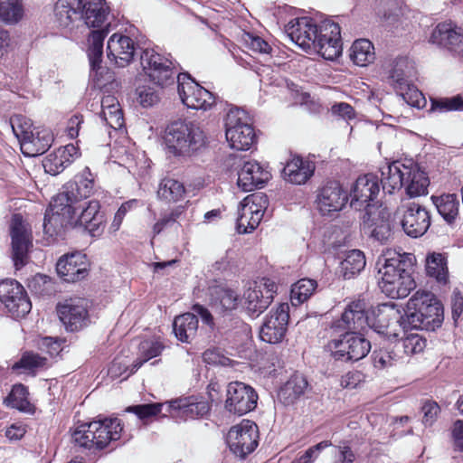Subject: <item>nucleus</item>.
<instances>
[{"label":"nucleus","mask_w":463,"mask_h":463,"mask_svg":"<svg viewBox=\"0 0 463 463\" xmlns=\"http://www.w3.org/2000/svg\"><path fill=\"white\" fill-rule=\"evenodd\" d=\"M412 255L387 249L378 257L375 269L382 292L391 298H406L416 288L411 274Z\"/></svg>","instance_id":"f257e3e1"},{"label":"nucleus","mask_w":463,"mask_h":463,"mask_svg":"<svg viewBox=\"0 0 463 463\" xmlns=\"http://www.w3.org/2000/svg\"><path fill=\"white\" fill-rule=\"evenodd\" d=\"M383 192L392 194L405 188L410 197L424 195L428 193L429 178L412 159L397 160L382 170Z\"/></svg>","instance_id":"f03ea898"},{"label":"nucleus","mask_w":463,"mask_h":463,"mask_svg":"<svg viewBox=\"0 0 463 463\" xmlns=\"http://www.w3.org/2000/svg\"><path fill=\"white\" fill-rule=\"evenodd\" d=\"M405 317H395L404 330L434 331L444 319L443 307L435 296L427 291H417L407 302Z\"/></svg>","instance_id":"7ed1b4c3"},{"label":"nucleus","mask_w":463,"mask_h":463,"mask_svg":"<svg viewBox=\"0 0 463 463\" xmlns=\"http://www.w3.org/2000/svg\"><path fill=\"white\" fill-rule=\"evenodd\" d=\"M77 9L88 27L97 28L88 38V57L91 71H98L102 61L103 42L108 34L104 25L108 20L109 7L106 0H77Z\"/></svg>","instance_id":"20e7f679"},{"label":"nucleus","mask_w":463,"mask_h":463,"mask_svg":"<svg viewBox=\"0 0 463 463\" xmlns=\"http://www.w3.org/2000/svg\"><path fill=\"white\" fill-rule=\"evenodd\" d=\"M165 140L169 154L190 158L205 146L206 136L196 123L177 120L167 126Z\"/></svg>","instance_id":"39448f33"},{"label":"nucleus","mask_w":463,"mask_h":463,"mask_svg":"<svg viewBox=\"0 0 463 463\" xmlns=\"http://www.w3.org/2000/svg\"><path fill=\"white\" fill-rule=\"evenodd\" d=\"M388 317L389 315L385 316L380 310L377 314L373 310H369L364 300H356L345 307L341 318L335 322V327L350 332H359L366 327H371L388 339L395 338L398 336V333L391 328L389 323L384 324Z\"/></svg>","instance_id":"423d86ee"},{"label":"nucleus","mask_w":463,"mask_h":463,"mask_svg":"<svg viewBox=\"0 0 463 463\" xmlns=\"http://www.w3.org/2000/svg\"><path fill=\"white\" fill-rule=\"evenodd\" d=\"M123 427L118 418H105L84 423L72 432V440L88 449H102L118 440Z\"/></svg>","instance_id":"0eeeda50"},{"label":"nucleus","mask_w":463,"mask_h":463,"mask_svg":"<svg viewBox=\"0 0 463 463\" xmlns=\"http://www.w3.org/2000/svg\"><path fill=\"white\" fill-rule=\"evenodd\" d=\"M224 127L226 140L232 148L243 151L253 145L255 132L244 110L230 109L224 118Z\"/></svg>","instance_id":"6e6552de"},{"label":"nucleus","mask_w":463,"mask_h":463,"mask_svg":"<svg viewBox=\"0 0 463 463\" xmlns=\"http://www.w3.org/2000/svg\"><path fill=\"white\" fill-rule=\"evenodd\" d=\"M140 64L150 81L160 87L173 84L175 75L179 74L171 59L153 48L142 51Z\"/></svg>","instance_id":"1a4fd4ad"},{"label":"nucleus","mask_w":463,"mask_h":463,"mask_svg":"<svg viewBox=\"0 0 463 463\" xmlns=\"http://www.w3.org/2000/svg\"><path fill=\"white\" fill-rule=\"evenodd\" d=\"M66 196V194H57L46 210L43 231L50 237L61 234L64 228L73 224L76 208L68 203Z\"/></svg>","instance_id":"9d476101"},{"label":"nucleus","mask_w":463,"mask_h":463,"mask_svg":"<svg viewBox=\"0 0 463 463\" xmlns=\"http://www.w3.org/2000/svg\"><path fill=\"white\" fill-rule=\"evenodd\" d=\"M333 356L337 360L359 361L371 350L369 340L357 332L347 331L339 339L332 340L328 345Z\"/></svg>","instance_id":"9b49d317"},{"label":"nucleus","mask_w":463,"mask_h":463,"mask_svg":"<svg viewBox=\"0 0 463 463\" xmlns=\"http://www.w3.org/2000/svg\"><path fill=\"white\" fill-rule=\"evenodd\" d=\"M227 444L233 454L241 458H245L253 452L259 444L257 424L250 420H242L230 429Z\"/></svg>","instance_id":"f8f14e48"},{"label":"nucleus","mask_w":463,"mask_h":463,"mask_svg":"<svg viewBox=\"0 0 463 463\" xmlns=\"http://www.w3.org/2000/svg\"><path fill=\"white\" fill-rule=\"evenodd\" d=\"M276 293L277 285L270 279L261 278L249 283L243 294L247 312L258 317L270 305Z\"/></svg>","instance_id":"ddd939ff"},{"label":"nucleus","mask_w":463,"mask_h":463,"mask_svg":"<svg viewBox=\"0 0 463 463\" xmlns=\"http://www.w3.org/2000/svg\"><path fill=\"white\" fill-rule=\"evenodd\" d=\"M394 227L391 213L382 205L367 209L363 217L364 232L381 243H385L392 238Z\"/></svg>","instance_id":"4468645a"},{"label":"nucleus","mask_w":463,"mask_h":463,"mask_svg":"<svg viewBox=\"0 0 463 463\" xmlns=\"http://www.w3.org/2000/svg\"><path fill=\"white\" fill-rule=\"evenodd\" d=\"M12 257L16 269L28 261V253L33 247V233L29 223L20 214H14L10 224Z\"/></svg>","instance_id":"2eb2a0df"},{"label":"nucleus","mask_w":463,"mask_h":463,"mask_svg":"<svg viewBox=\"0 0 463 463\" xmlns=\"http://www.w3.org/2000/svg\"><path fill=\"white\" fill-rule=\"evenodd\" d=\"M267 206L268 199L263 194H254L246 196L241 202L238 209V232L248 233L254 231L262 220Z\"/></svg>","instance_id":"dca6fc26"},{"label":"nucleus","mask_w":463,"mask_h":463,"mask_svg":"<svg viewBox=\"0 0 463 463\" xmlns=\"http://www.w3.org/2000/svg\"><path fill=\"white\" fill-rule=\"evenodd\" d=\"M177 82L178 94L187 108L208 110L215 103L213 94L192 80L188 74L179 73Z\"/></svg>","instance_id":"f3484780"},{"label":"nucleus","mask_w":463,"mask_h":463,"mask_svg":"<svg viewBox=\"0 0 463 463\" xmlns=\"http://www.w3.org/2000/svg\"><path fill=\"white\" fill-rule=\"evenodd\" d=\"M0 301L14 318L24 317L32 308L24 287L14 279L0 281Z\"/></svg>","instance_id":"a211bd4d"},{"label":"nucleus","mask_w":463,"mask_h":463,"mask_svg":"<svg viewBox=\"0 0 463 463\" xmlns=\"http://www.w3.org/2000/svg\"><path fill=\"white\" fill-rule=\"evenodd\" d=\"M57 314L67 331L75 332L87 326L90 320L89 301L85 298H70L57 306Z\"/></svg>","instance_id":"6ab92c4d"},{"label":"nucleus","mask_w":463,"mask_h":463,"mask_svg":"<svg viewBox=\"0 0 463 463\" xmlns=\"http://www.w3.org/2000/svg\"><path fill=\"white\" fill-rule=\"evenodd\" d=\"M312 52H317L326 60L333 61L342 53V42L339 25L325 20L319 24V33Z\"/></svg>","instance_id":"aec40b11"},{"label":"nucleus","mask_w":463,"mask_h":463,"mask_svg":"<svg viewBox=\"0 0 463 463\" xmlns=\"http://www.w3.org/2000/svg\"><path fill=\"white\" fill-rule=\"evenodd\" d=\"M288 319V304L281 303L275 309L272 308L260 327V339L269 344L281 342L287 331Z\"/></svg>","instance_id":"412c9836"},{"label":"nucleus","mask_w":463,"mask_h":463,"mask_svg":"<svg viewBox=\"0 0 463 463\" xmlns=\"http://www.w3.org/2000/svg\"><path fill=\"white\" fill-rule=\"evenodd\" d=\"M380 193L379 179L373 174L359 176L350 193V205L356 210L376 208L374 200Z\"/></svg>","instance_id":"4be33fe9"},{"label":"nucleus","mask_w":463,"mask_h":463,"mask_svg":"<svg viewBox=\"0 0 463 463\" xmlns=\"http://www.w3.org/2000/svg\"><path fill=\"white\" fill-rule=\"evenodd\" d=\"M258 394L255 390L241 382L230 383L227 387L225 408L234 414L243 415L255 409Z\"/></svg>","instance_id":"5701e85b"},{"label":"nucleus","mask_w":463,"mask_h":463,"mask_svg":"<svg viewBox=\"0 0 463 463\" xmlns=\"http://www.w3.org/2000/svg\"><path fill=\"white\" fill-rule=\"evenodd\" d=\"M285 32L301 49L312 52L319 33V25L310 17H298L290 20L285 26Z\"/></svg>","instance_id":"b1692460"},{"label":"nucleus","mask_w":463,"mask_h":463,"mask_svg":"<svg viewBox=\"0 0 463 463\" xmlns=\"http://www.w3.org/2000/svg\"><path fill=\"white\" fill-rule=\"evenodd\" d=\"M348 200L347 192L335 181L326 183L317 194V205L323 215H331L343 209Z\"/></svg>","instance_id":"393cba45"},{"label":"nucleus","mask_w":463,"mask_h":463,"mask_svg":"<svg viewBox=\"0 0 463 463\" xmlns=\"http://www.w3.org/2000/svg\"><path fill=\"white\" fill-rule=\"evenodd\" d=\"M402 208L404 210L401 225L404 232L412 238L422 236L430 225V213L415 203H410Z\"/></svg>","instance_id":"a878e982"},{"label":"nucleus","mask_w":463,"mask_h":463,"mask_svg":"<svg viewBox=\"0 0 463 463\" xmlns=\"http://www.w3.org/2000/svg\"><path fill=\"white\" fill-rule=\"evenodd\" d=\"M89 267L86 254L75 251L60 258L56 264V270L64 281L76 282L88 276Z\"/></svg>","instance_id":"bb28decb"},{"label":"nucleus","mask_w":463,"mask_h":463,"mask_svg":"<svg viewBox=\"0 0 463 463\" xmlns=\"http://www.w3.org/2000/svg\"><path fill=\"white\" fill-rule=\"evenodd\" d=\"M163 349L164 345L159 341H143L139 345L140 356L135 361L130 370H128L125 364L124 369H122L121 362L115 359L109 368V374L113 378L123 376L124 379H127L137 372L146 362L160 355Z\"/></svg>","instance_id":"cd10ccee"},{"label":"nucleus","mask_w":463,"mask_h":463,"mask_svg":"<svg viewBox=\"0 0 463 463\" xmlns=\"http://www.w3.org/2000/svg\"><path fill=\"white\" fill-rule=\"evenodd\" d=\"M80 208L79 216L77 218L73 216V224L82 227L92 237L100 236L105 228L106 218L104 213L100 211L99 202L90 200Z\"/></svg>","instance_id":"c85d7f7f"},{"label":"nucleus","mask_w":463,"mask_h":463,"mask_svg":"<svg viewBox=\"0 0 463 463\" xmlns=\"http://www.w3.org/2000/svg\"><path fill=\"white\" fill-rule=\"evenodd\" d=\"M209 411V404L197 398L184 397L167 402V412L173 418L187 420L203 417Z\"/></svg>","instance_id":"c756f323"},{"label":"nucleus","mask_w":463,"mask_h":463,"mask_svg":"<svg viewBox=\"0 0 463 463\" xmlns=\"http://www.w3.org/2000/svg\"><path fill=\"white\" fill-rule=\"evenodd\" d=\"M268 169L258 161L249 160L244 162L238 173V186L244 192H250L255 188H260L269 179Z\"/></svg>","instance_id":"7c9ffc66"},{"label":"nucleus","mask_w":463,"mask_h":463,"mask_svg":"<svg viewBox=\"0 0 463 463\" xmlns=\"http://www.w3.org/2000/svg\"><path fill=\"white\" fill-rule=\"evenodd\" d=\"M108 58L119 67H125L133 60L136 47L134 41L121 33L112 34L107 44Z\"/></svg>","instance_id":"2f4dec72"},{"label":"nucleus","mask_w":463,"mask_h":463,"mask_svg":"<svg viewBox=\"0 0 463 463\" xmlns=\"http://www.w3.org/2000/svg\"><path fill=\"white\" fill-rule=\"evenodd\" d=\"M94 193V177L89 167L77 175L73 182L68 183L59 194H66L68 203L73 206L79 201L89 198Z\"/></svg>","instance_id":"473e14b6"},{"label":"nucleus","mask_w":463,"mask_h":463,"mask_svg":"<svg viewBox=\"0 0 463 463\" xmlns=\"http://www.w3.org/2000/svg\"><path fill=\"white\" fill-rule=\"evenodd\" d=\"M430 41L449 50L455 51L463 45V29L450 22L440 23L433 30Z\"/></svg>","instance_id":"72a5a7b5"},{"label":"nucleus","mask_w":463,"mask_h":463,"mask_svg":"<svg viewBox=\"0 0 463 463\" xmlns=\"http://www.w3.org/2000/svg\"><path fill=\"white\" fill-rule=\"evenodd\" d=\"M24 141L21 150L24 156H36L45 153L52 146L53 136L50 129L44 128H33Z\"/></svg>","instance_id":"f704fd0d"},{"label":"nucleus","mask_w":463,"mask_h":463,"mask_svg":"<svg viewBox=\"0 0 463 463\" xmlns=\"http://www.w3.org/2000/svg\"><path fill=\"white\" fill-rule=\"evenodd\" d=\"M79 156L78 148L69 144L59 147L54 153L50 154L43 162V167L46 173L56 175L62 172Z\"/></svg>","instance_id":"c9c22d12"},{"label":"nucleus","mask_w":463,"mask_h":463,"mask_svg":"<svg viewBox=\"0 0 463 463\" xmlns=\"http://www.w3.org/2000/svg\"><path fill=\"white\" fill-rule=\"evenodd\" d=\"M315 164L312 161L294 156L283 168L284 179L294 184H305L314 174Z\"/></svg>","instance_id":"e433bc0d"},{"label":"nucleus","mask_w":463,"mask_h":463,"mask_svg":"<svg viewBox=\"0 0 463 463\" xmlns=\"http://www.w3.org/2000/svg\"><path fill=\"white\" fill-rule=\"evenodd\" d=\"M415 78L414 63L407 58H399L390 71L389 82L397 91H402L411 85Z\"/></svg>","instance_id":"4c0bfd02"},{"label":"nucleus","mask_w":463,"mask_h":463,"mask_svg":"<svg viewBox=\"0 0 463 463\" xmlns=\"http://www.w3.org/2000/svg\"><path fill=\"white\" fill-rule=\"evenodd\" d=\"M240 303L239 294L232 288L217 286L211 288L210 304L219 313L236 309Z\"/></svg>","instance_id":"58836bf2"},{"label":"nucleus","mask_w":463,"mask_h":463,"mask_svg":"<svg viewBox=\"0 0 463 463\" xmlns=\"http://www.w3.org/2000/svg\"><path fill=\"white\" fill-rule=\"evenodd\" d=\"M101 119L112 129H120L124 126L123 113L117 98L113 95L104 96L100 101Z\"/></svg>","instance_id":"ea45409f"},{"label":"nucleus","mask_w":463,"mask_h":463,"mask_svg":"<svg viewBox=\"0 0 463 463\" xmlns=\"http://www.w3.org/2000/svg\"><path fill=\"white\" fill-rule=\"evenodd\" d=\"M308 386L307 381L300 373H295L279 389V399L286 405L293 403L305 393Z\"/></svg>","instance_id":"a19ab883"},{"label":"nucleus","mask_w":463,"mask_h":463,"mask_svg":"<svg viewBox=\"0 0 463 463\" xmlns=\"http://www.w3.org/2000/svg\"><path fill=\"white\" fill-rule=\"evenodd\" d=\"M173 329L179 341L188 343L196 335L198 319L196 316L192 313L180 315L175 318Z\"/></svg>","instance_id":"79ce46f5"},{"label":"nucleus","mask_w":463,"mask_h":463,"mask_svg":"<svg viewBox=\"0 0 463 463\" xmlns=\"http://www.w3.org/2000/svg\"><path fill=\"white\" fill-rule=\"evenodd\" d=\"M431 200L439 213L449 224H452L458 215L459 201L454 194H445L440 196H431Z\"/></svg>","instance_id":"37998d69"},{"label":"nucleus","mask_w":463,"mask_h":463,"mask_svg":"<svg viewBox=\"0 0 463 463\" xmlns=\"http://www.w3.org/2000/svg\"><path fill=\"white\" fill-rule=\"evenodd\" d=\"M158 199L176 203L184 199L185 188L183 183L171 177H164L160 180L156 191Z\"/></svg>","instance_id":"c03bdc74"},{"label":"nucleus","mask_w":463,"mask_h":463,"mask_svg":"<svg viewBox=\"0 0 463 463\" xmlns=\"http://www.w3.org/2000/svg\"><path fill=\"white\" fill-rule=\"evenodd\" d=\"M365 256L359 250H353L345 253V259L340 263L341 273L345 279H351L360 273L365 267Z\"/></svg>","instance_id":"a18cd8bd"},{"label":"nucleus","mask_w":463,"mask_h":463,"mask_svg":"<svg viewBox=\"0 0 463 463\" xmlns=\"http://www.w3.org/2000/svg\"><path fill=\"white\" fill-rule=\"evenodd\" d=\"M350 57L358 66H366L375 59L374 47L367 39H358L351 47Z\"/></svg>","instance_id":"49530a36"},{"label":"nucleus","mask_w":463,"mask_h":463,"mask_svg":"<svg viewBox=\"0 0 463 463\" xmlns=\"http://www.w3.org/2000/svg\"><path fill=\"white\" fill-rule=\"evenodd\" d=\"M317 283L314 279H302L292 285L290 301L295 307L307 301L315 292Z\"/></svg>","instance_id":"de8ad7c7"},{"label":"nucleus","mask_w":463,"mask_h":463,"mask_svg":"<svg viewBox=\"0 0 463 463\" xmlns=\"http://www.w3.org/2000/svg\"><path fill=\"white\" fill-rule=\"evenodd\" d=\"M426 272L428 276L435 278L437 281L445 283L448 279V268L445 257L440 253H431L426 260Z\"/></svg>","instance_id":"09e8293b"},{"label":"nucleus","mask_w":463,"mask_h":463,"mask_svg":"<svg viewBox=\"0 0 463 463\" xmlns=\"http://www.w3.org/2000/svg\"><path fill=\"white\" fill-rule=\"evenodd\" d=\"M28 390L23 384H16L13 387L8 398L7 403L12 408L24 412H33V406L28 399Z\"/></svg>","instance_id":"8fccbe9b"},{"label":"nucleus","mask_w":463,"mask_h":463,"mask_svg":"<svg viewBox=\"0 0 463 463\" xmlns=\"http://www.w3.org/2000/svg\"><path fill=\"white\" fill-rule=\"evenodd\" d=\"M24 14L21 0H0V21L5 24H15Z\"/></svg>","instance_id":"3c124183"},{"label":"nucleus","mask_w":463,"mask_h":463,"mask_svg":"<svg viewBox=\"0 0 463 463\" xmlns=\"http://www.w3.org/2000/svg\"><path fill=\"white\" fill-rule=\"evenodd\" d=\"M79 10L69 0H58L54 5V15L60 26H69L78 16Z\"/></svg>","instance_id":"603ef678"},{"label":"nucleus","mask_w":463,"mask_h":463,"mask_svg":"<svg viewBox=\"0 0 463 463\" xmlns=\"http://www.w3.org/2000/svg\"><path fill=\"white\" fill-rule=\"evenodd\" d=\"M184 208L181 206L175 207L169 212L162 213L160 218L152 227L154 236L160 234L165 228L171 227L175 223L176 220L183 213Z\"/></svg>","instance_id":"864d4df0"},{"label":"nucleus","mask_w":463,"mask_h":463,"mask_svg":"<svg viewBox=\"0 0 463 463\" xmlns=\"http://www.w3.org/2000/svg\"><path fill=\"white\" fill-rule=\"evenodd\" d=\"M12 130L18 139L20 145L30 133L33 132V125L31 120L24 117L23 115H14L10 119Z\"/></svg>","instance_id":"5fc2aeb1"},{"label":"nucleus","mask_w":463,"mask_h":463,"mask_svg":"<svg viewBox=\"0 0 463 463\" xmlns=\"http://www.w3.org/2000/svg\"><path fill=\"white\" fill-rule=\"evenodd\" d=\"M463 109V99L460 96L431 99L432 111L439 113L459 110Z\"/></svg>","instance_id":"6e6d98bb"},{"label":"nucleus","mask_w":463,"mask_h":463,"mask_svg":"<svg viewBox=\"0 0 463 463\" xmlns=\"http://www.w3.org/2000/svg\"><path fill=\"white\" fill-rule=\"evenodd\" d=\"M357 458L356 453L347 441L335 446L332 451V463H354Z\"/></svg>","instance_id":"4d7b16f0"},{"label":"nucleus","mask_w":463,"mask_h":463,"mask_svg":"<svg viewBox=\"0 0 463 463\" xmlns=\"http://www.w3.org/2000/svg\"><path fill=\"white\" fill-rule=\"evenodd\" d=\"M46 358L33 353H25L21 359L14 364V369H24L33 371L42 368L46 364Z\"/></svg>","instance_id":"13d9d810"},{"label":"nucleus","mask_w":463,"mask_h":463,"mask_svg":"<svg viewBox=\"0 0 463 463\" xmlns=\"http://www.w3.org/2000/svg\"><path fill=\"white\" fill-rule=\"evenodd\" d=\"M401 345L404 353L407 354H415L422 352L426 347V339L417 334H411L402 339L401 344H397L395 347Z\"/></svg>","instance_id":"bf43d9fd"},{"label":"nucleus","mask_w":463,"mask_h":463,"mask_svg":"<svg viewBox=\"0 0 463 463\" xmlns=\"http://www.w3.org/2000/svg\"><path fill=\"white\" fill-rule=\"evenodd\" d=\"M398 359L399 355L389 347L373 352V364L379 369L392 366Z\"/></svg>","instance_id":"052dcab7"},{"label":"nucleus","mask_w":463,"mask_h":463,"mask_svg":"<svg viewBox=\"0 0 463 463\" xmlns=\"http://www.w3.org/2000/svg\"><path fill=\"white\" fill-rule=\"evenodd\" d=\"M242 40L247 47L251 51L260 54H269L272 51L271 46L261 37L246 33L242 36Z\"/></svg>","instance_id":"680f3d73"},{"label":"nucleus","mask_w":463,"mask_h":463,"mask_svg":"<svg viewBox=\"0 0 463 463\" xmlns=\"http://www.w3.org/2000/svg\"><path fill=\"white\" fill-rule=\"evenodd\" d=\"M331 446L332 443L330 440H323L308 448L302 455L298 456L291 463H314L319 457L321 451Z\"/></svg>","instance_id":"e2e57ef3"},{"label":"nucleus","mask_w":463,"mask_h":463,"mask_svg":"<svg viewBox=\"0 0 463 463\" xmlns=\"http://www.w3.org/2000/svg\"><path fill=\"white\" fill-rule=\"evenodd\" d=\"M164 406L167 407V403H151L130 406L127 408V411L135 413L139 419L144 420L151 416H156L161 412Z\"/></svg>","instance_id":"0e129e2a"},{"label":"nucleus","mask_w":463,"mask_h":463,"mask_svg":"<svg viewBox=\"0 0 463 463\" xmlns=\"http://www.w3.org/2000/svg\"><path fill=\"white\" fill-rule=\"evenodd\" d=\"M403 99L411 107L415 108H422L425 105V99L423 94L415 88L413 82L411 85L406 87V89L402 91H398Z\"/></svg>","instance_id":"69168bd1"},{"label":"nucleus","mask_w":463,"mask_h":463,"mask_svg":"<svg viewBox=\"0 0 463 463\" xmlns=\"http://www.w3.org/2000/svg\"><path fill=\"white\" fill-rule=\"evenodd\" d=\"M137 101L143 107H151L158 101V95L149 86H140L137 89Z\"/></svg>","instance_id":"338daca9"},{"label":"nucleus","mask_w":463,"mask_h":463,"mask_svg":"<svg viewBox=\"0 0 463 463\" xmlns=\"http://www.w3.org/2000/svg\"><path fill=\"white\" fill-rule=\"evenodd\" d=\"M256 73L260 77V81L265 85H280L282 79H280L278 73L268 65L260 66Z\"/></svg>","instance_id":"774afa93"}]
</instances>
